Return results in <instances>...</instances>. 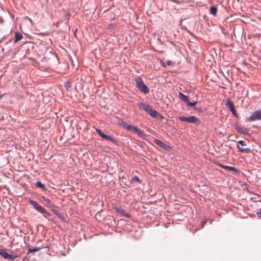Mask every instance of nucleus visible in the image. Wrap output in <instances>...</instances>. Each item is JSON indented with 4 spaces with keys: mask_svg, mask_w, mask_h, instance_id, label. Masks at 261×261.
Listing matches in <instances>:
<instances>
[{
    "mask_svg": "<svg viewBox=\"0 0 261 261\" xmlns=\"http://www.w3.org/2000/svg\"><path fill=\"white\" fill-rule=\"evenodd\" d=\"M154 143L156 145H159L161 148H163L166 150H169L170 149V147L162 142V141L158 140L157 139H155L153 141Z\"/></svg>",
    "mask_w": 261,
    "mask_h": 261,
    "instance_id": "nucleus-7",
    "label": "nucleus"
},
{
    "mask_svg": "<svg viewBox=\"0 0 261 261\" xmlns=\"http://www.w3.org/2000/svg\"><path fill=\"white\" fill-rule=\"evenodd\" d=\"M166 64H167L168 65L170 66V65H171V62L170 61H166Z\"/></svg>",
    "mask_w": 261,
    "mask_h": 261,
    "instance_id": "nucleus-29",
    "label": "nucleus"
},
{
    "mask_svg": "<svg viewBox=\"0 0 261 261\" xmlns=\"http://www.w3.org/2000/svg\"><path fill=\"white\" fill-rule=\"evenodd\" d=\"M238 143L241 144V146H245L246 145L244 144V142L242 140H239L238 141Z\"/></svg>",
    "mask_w": 261,
    "mask_h": 261,
    "instance_id": "nucleus-27",
    "label": "nucleus"
},
{
    "mask_svg": "<svg viewBox=\"0 0 261 261\" xmlns=\"http://www.w3.org/2000/svg\"><path fill=\"white\" fill-rule=\"evenodd\" d=\"M65 87L67 90H69L70 88V84L69 82H67L65 83Z\"/></svg>",
    "mask_w": 261,
    "mask_h": 261,
    "instance_id": "nucleus-26",
    "label": "nucleus"
},
{
    "mask_svg": "<svg viewBox=\"0 0 261 261\" xmlns=\"http://www.w3.org/2000/svg\"><path fill=\"white\" fill-rule=\"evenodd\" d=\"M133 180L137 181L139 183L141 182V180L139 179V177L135 175L133 177Z\"/></svg>",
    "mask_w": 261,
    "mask_h": 261,
    "instance_id": "nucleus-25",
    "label": "nucleus"
},
{
    "mask_svg": "<svg viewBox=\"0 0 261 261\" xmlns=\"http://www.w3.org/2000/svg\"><path fill=\"white\" fill-rule=\"evenodd\" d=\"M233 113V114L234 116H236L237 113H236V110H234V113Z\"/></svg>",
    "mask_w": 261,
    "mask_h": 261,
    "instance_id": "nucleus-32",
    "label": "nucleus"
},
{
    "mask_svg": "<svg viewBox=\"0 0 261 261\" xmlns=\"http://www.w3.org/2000/svg\"><path fill=\"white\" fill-rule=\"evenodd\" d=\"M150 116L152 118H156L160 120H162L164 118V116L155 110L153 111Z\"/></svg>",
    "mask_w": 261,
    "mask_h": 261,
    "instance_id": "nucleus-11",
    "label": "nucleus"
},
{
    "mask_svg": "<svg viewBox=\"0 0 261 261\" xmlns=\"http://www.w3.org/2000/svg\"><path fill=\"white\" fill-rule=\"evenodd\" d=\"M237 148L241 152H248L250 151V148H241L238 145H237Z\"/></svg>",
    "mask_w": 261,
    "mask_h": 261,
    "instance_id": "nucleus-18",
    "label": "nucleus"
},
{
    "mask_svg": "<svg viewBox=\"0 0 261 261\" xmlns=\"http://www.w3.org/2000/svg\"><path fill=\"white\" fill-rule=\"evenodd\" d=\"M134 81L135 82L136 87L141 92L144 94H147L149 92V90L148 88L145 85L141 77L138 76L135 77Z\"/></svg>",
    "mask_w": 261,
    "mask_h": 261,
    "instance_id": "nucleus-1",
    "label": "nucleus"
},
{
    "mask_svg": "<svg viewBox=\"0 0 261 261\" xmlns=\"http://www.w3.org/2000/svg\"><path fill=\"white\" fill-rule=\"evenodd\" d=\"M95 130L97 132V133L99 135V136H100L102 138L110 141L113 144L118 145L117 141L114 139L113 138H112L111 136L105 134L101 132L100 129L98 128H95Z\"/></svg>",
    "mask_w": 261,
    "mask_h": 261,
    "instance_id": "nucleus-3",
    "label": "nucleus"
},
{
    "mask_svg": "<svg viewBox=\"0 0 261 261\" xmlns=\"http://www.w3.org/2000/svg\"><path fill=\"white\" fill-rule=\"evenodd\" d=\"M40 249L39 247H34L33 248H29L28 249V253H34L38 251H39Z\"/></svg>",
    "mask_w": 261,
    "mask_h": 261,
    "instance_id": "nucleus-17",
    "label": "nucleus"
},
{
    "mask_svg": "<svg viewBox=\"0 0 261 261\" xmlns=\"http://www.w3.org/2000/svg\"><path fill=\"white\" fill-rule=\"evenodd\" d=\"M23 37L22 35L19 32H16L15 34V40L14 43H16L20 40Z\"/></svg>",
    "mask_w": 261,
    "mask_h": 261,
    "instance_id": "nucleus-13",
    "label": "nucleus"
},
{
    "mask_svg": "<svg viewBox=\"0 0 261 261\" xmlns=\"http://www.w3.org/2000/svg\"><path fill=\"white\" fill-rule=\"evenodd\" d=\"M4 94L0 95V99H1L3 96Z\"/></svg>",
    "mask_w": 261,
    "mask_h": 261,
    "instance_id": "nucleus-31",
    "label": "nucleus"
},
{
    "mask_svg": "<svg viewBox=\"0 0 261 261\" xmlns=\"http://www.w3.org/2000/svg\"><path fill=\"white\" fill-rule=\"evenodd\" d=\"M41 198H42V199L44 202L45 204L46 205V206H47L49 208H52V207H55V205H54V204L51 202V201L48 198H46L44 196H42Z\"/></svg>",
    "mask_w": 261,
    "mask_h": 261,
    "instance_id": "nucleus-10",
    "label": "nucleus"
},
{
    "mask_svg": "<svg viewBox=\"0 0 261 261\" xmlns=\"http://www.w3.org/2000/svg\"><path fill=\"white\" fill-rule=\"evenodd\" d=\"M140 138L142 139H145L146 137V134L141 129H139L138 131L136 133Z\"/></svg>",
    "mask_w": 261,
    "mask_h": 261,
    "instance_id": "nucleus-15",
    "label": "nucleus"
},
{
    "mask_svg": "<svg viewBox=\"0 0 261 261\" xmlns=\"http://www.w3.org/2000/svg\"><path fill=\"white\" fill-rule=\"evenodd\" d=\"M236 129H237V131L240 133H241L244 135H245L247 134V132L240 127L238 126Z\"/></svg>",
    "mask_w": 261,
    "mask_h": 261,
    "instance_id": "nucleus-21",
    "label": "nucleus"
},
{
    "mask_svg": "<svg viewBox=\"0 0 261 261\" xmlns=\"http://www.w3.org/2000/svg\"><path fill=\"white\" fill-rule=\"evenodd\" d=\"M228 170L233 171L236 173H239L240 171L238 169L236 168L235 167L230 166L229 169Z\"/></svg>",
    "mask_w": 261,
    "mask_h": 261,
    "instance_id": "nucleus-23",
    "label": "nucleus"
},
{
    "mask_svg": "<svg viewBox=\"0 0 261 261\" xmlns=\"http://www.w3.org/2000/svg\"><path fill=\"white\" fill-rule=\"evenodd\" d=\"M29 202L30 203L33 205L34 208L39 213L42 214V215L44 213H45L46 210L42 206L40 205L38 202L33 200H30Z\"/></svg>",
    "mask_w": 261,
    "mask_h": 261,
    "instance_id": "nucleus-5",
    "label": "nucleus"
},
{
    "mask_svg": "<svg viewBox=\"0 0 261 261\" xmlns=\"http://www.w3.org/2000/svg\"><path fill=\"white\" fill-rule=\"evenodd\" d=\"M43 215L45 218H47L48 220H51L50 217H51V214L50 213L47 212L46 210L45 213L43 214Z\"/></svg>",
    "mask_w": 261,
    "mask_h": 261,
    "instance_id": "nucleus-19",
    "label": "nucleus"
},
{
    "mask_svg": "<svg viewBox=\"0 0 261 261\" xmlns=\"http://www.w3.org/2000/svg\"><path fill=\"white\" fill-rule=\"evenodd\" d=\"M226 106L229 108L232 113H234V106L233 102L229 99H227L226 102Z\"/></svg>",
    "mask_w": 261,
    "mask_h": 261,
    "instance_id": "nucleus-12",
    "label": "nucleus"
},
{
    "mask_svg": "<svg viewBox=\"0 0 261 261\" xmlns=\"http://www.w3.org/2000/svg\"><path fill=\"white\" fill-rule=\"evenodd\" d=\"M140 108L143 109L146 112H147L150 116L151 115L154 109L152 108L148 105H145L144 103L140 104Z\"/></svg>",
    "mask_w": 261,
    "mask_h": 261,
    "instance_id": "nucleus-8",
    "label": "nucleus"
},
{
    "mask_svg": "<svg viewBox=\"0 0 261 261\" xmlns=\"http://www.w3.org/2000/svg\"><path fill=\"white\" fill-rule=\"evenodd\" d=\"M123 126L127 130H128L129 131L133 132L134 133H135L136 134L137 133V132L139 130V129L137 127H136L135 126L131 125L130 124H128L126 122H124V125H123Z\"/></svg>",
    "mask_w": 261,
    "mask_h": 261,
    "instance_id": "nucleus-9",
    "label": "nucleus"
},
{
    "mask_svg": "<svg viewBox=\"0 0 261 261\" xmlns=\"http://www.w3.org/2000/svg\"><path fill=\"white\" fill-rule=\"evenodd\" d=\"M210 13L213 16H216L217 12V8L215 6H212L210 8Z\"/></svg>",
    "mask_w": 261,
    "mask_h": 261,
    "instance_id": "nucleus-16",
    "label": "nucleus"
},
{
    "mask_svg": "<svg viewBox=\"0 0 261 261\" xmlns=\"http://www.w3.org/2000/svg\"><path fill=\"white\" fill-rule=\"evenodd\" d=\"M202 225L203 226L204 225L205 223H206V221H202Z\"/></svg>",
    "mask_w": 261,
    "mask_h": 261,
    "instance_id": "nucleus-30",
    "label": "nucleus"
},
{
    "mask_svg": "<svg viewBox=\"0 0 261 261\" xmlns=\"http://www.w3.org/2000/svg\"><path fill=\"white\" fill-rule=\"evenodd\" d=\"M178 119L183 122H187L195 124H199L200 123V121L199 120V119L194 116L188 117L185 116H179Z\"/></svg>",
    "mask_w": 261,
    "mask_h": 261,
    "instance_id": "nucleus-2",
    "label": "nucleus"
},
{
    "mask_svg": "<svg viewBox=\"0 0 261 261\" xmlns=\"http://www.w3.org/2000/svg\"><path fill=\"white\" fill-rule=\"evenodd\" d=\"M248 120L250 121L261 120V110L256 111L252 113L248 117Z\"/></svg>",
    "mask_w": 261,
    "mask_h": 261,
    "instance_id": "nucleus-6",
    "label": "nucleus"
},
{
    "mask_svg": "<svg viewBox=\"0 0 261 261\" xmlns=\"http://www.w3.org/2000/svg\"><path fill=\"white\" fill-rule=\"evenodd\" d=\"M197 101H194V102H190L189 101V100L188 101V102H187V105L189 106V107H194L195 106H196V105L197 104Z\"/></svg>",
    "mask_w": 261,
    "mask_h": 261,
    "instance_id": "nucleus-24",
    "label": "nucleus"
},
{
    "mask_svg": "<svg viewBox=\"0 0 261 261\" xmlns=\"http://www.w3.org/2000/svg\"><path fill=\"white\" fill-rule=\"evenodd\" d=\"M51 212L54 214H56L57 215H58V213L55 210H51Z\"/></svg>",
    "mask_w": 261,
    "mask_h": 261,
    "instance_id": "nucleus-28",
    "label": "nucleus"
},
{
    "mask_svg": "<svg viewBox=\"0 0 261 261\" xmlns=\"http://www.w3.org/2000/svg\"><path fill=\"white\" fill-rule=\"evenodd\" d=\"M179 97L181 100L186 102V103L189 100L188 97L180 92H179Z\"/></svg>",
    "mask_w": 261,
    "mask_h": 261,
    "instance_id": "nucleus-14",
    "label": "nucleus"
},
{
    "mask_svg": "<svg viewBox=\"0 0 261 261\" xmlns=\"http://www.w3.org/2000/svg\"><path fill=\"white\" fill-rule=\"evenodd\" d=\"M216 165L219 167H221L225 169L228 170L230 166H226V165H223L220 163H217Z\"/></svg>",
    "mask_w": 261,
    "mask_h": 261,
    "instance_id": "nucleus-22",
    "label": "nucleus"
},
{
    "mask_svg": "<svg viewBox=\"0 0 261 261\" xmlns=\"http://www.w3.org/2000/svg\"><path fill=\"white\" fill-rule=\"evenodd\" d=\"M0 255L5 259L14 260L17 256L14 254H9L6 250L0 249Z\"/></svg>",
    "mask_w": 261,
    "mask_h": 261,
    "instance_id": "nucleus-4",
    "label": "nucleus"
},
{
    "mask_svg": "<svg viewBox=\"0 0 261 261\" xmlns=\"http://www.w3.org/2000/svg\"><path fill=\"white\" fill-rule=\"evenodd\" d=\"M35 185L37 187H38V188H40L41 189H44V187H45V186L42 184L40 181H37L36 183H35Z\"/></svg>",
    "mask_w": 261,
    "mask_h": 261,
    "instance_id": "nucleus-20",
    "label": "nucleus"
}]
</instances>
